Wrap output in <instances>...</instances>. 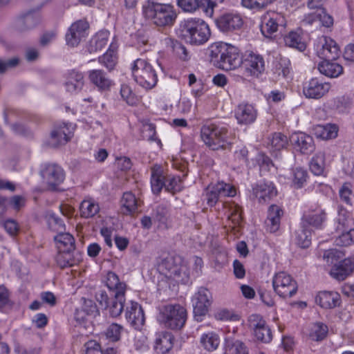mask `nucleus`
<instances>
[{
    "label": "nucleus",
    "instance_id": "nucleus-50",
    "mask_svg": "<svg viewBox=\"0 0 354 354\" xmlns=\"http://www.w3.org/2000/svg\"><path fill=\"white\" fill-rule=\"evenodd\" d=\"M116 55L114 50L110 48L102 56L99 57V62L106 67L109 71L113 69L116 64Z\"/></svg>",
    "mask_w": 354,
    "mask_h": 354
},
{
    "label": "nucleus",
    "instance_id": "nucleus-44",
    "mask_svg": "<svg viewBox=\"0 0 354 354\" xmlns=\"http://www.w3.org/2000/svg\"><path fill=\"white\" fill-rule=\"evenodd\" d=\"M151 216L154 222L166 224L169 216L168 207L162 204L158 205L153 209Z\"/></svg>",
    "mask_w": 354,
    "mask_h": 354
},
{
    "label": "nucleus",
    "instance_id": "nucleus-13",
    "mask_svg": "<svg viewBox=\"0 0 354 354\" xmlns=\"http://www.w3.org/2000/svg\"><path fill=\"white\" fill-rule=\"evenodd\" d=\"M89 28L87 21L78 20L71 24L66 34V41L68 46H77L82 39L86 36V31Z\"/></svg>",
    "mask_w": 354,
    "mask_h": 354
},
{
    "label": "nucleus",
    "instance_id": "nucleus-39",
    "mask_svg": "<svg viewBox=\"0 0 354 354\" xmlns=\"http://www.w3.org/2000/svg\"><path fill=\"white\" fill-rule=\"evenodd\" d=\"M328 326L322 323H316L311 327L308 337L315 342L322 341L328 334Z\"/></svg>",
    "mask_w": 354,
    "mask_h": 354
},
{
    "label": "nucleus",
    "instance_id": "nucleus-28",
    "mask_svg": "<svg viewBox=\"0 0 354 354\" xmlns=\"http://www.w3.org/2000/svg\"><path fill=\"white\" fill-rule=\"evenodd\" d=\"M291 141L296 145L300 152L304 154L310 153L315 149L313 138L304 133L293 135L291 137Z\"/></svg>",
    "mask_w": 354,
    "mask_h": 354
},
{
    "label": "nucleus",
    "instance_id": "nucleus-8",
    "mask_svg": "<svg viewBox=\"0 0 354 354\" xmlns=\"http://www.w3.org/2000/svg\"><path fill=\"white\" fill-rule=\"evenodd\" d=\"M272 286L275 292L281 297H292L297 291L296 281L288 274L280 272L274 275Z\"/></svg>",
    "mask_w": 354,
    "mask_h": 354
},
{
    "label": "nucleus",
    "instance_id": "nucleus-64",
    "mask_svg": "<svg viewBox=\"0 0 354 354\" xmlns=\"http://www.w3.org/2000/svg\"><path fill=\"white\" fill-rule=\"evenodd\" d=\"M174 50L179 58L183 61L189 59V53L185 46L180 43H176L174 46Z\"/></svg>",
    "mask_w": 354,
    "mask_h": 354
},
{
    "label": "nucleus",
    "instance_id": "nucleus-11",
    "mask_svg": "<svg viewBox=\"0 0 354 354\" xmlns=\"http://www.w3.org/2000/svg\"><path fill=\"white\" fill-rule=\"evenodd\" d=\"M74 128L71 124L64 122L55 124L50 132L48 145L57 147L66 145L73 136Z\"/></svg>",
    "mask_w": 354,
    "mask_h": 354
},
{
    "label": "nucleus",
    "instance_id": "nucleus-49",
    "mask_svg": "<svg viewBox=\"0 0 354 354\" xmlns=\"http://www.w3.org/2000/svg\"><path fill=\"white\" fill-rule=\"evenodd\" d=\"M308 177V172L306 169L297 167L293 170V180L292 183L295 188H301L304 183L306 182Z\"/></svg>",
    "mask_w": 354,
    "mask_h": 354
},
{
    "label": "nucleus",
    "instance_id": "nucleus-12",
    "mask_svg": "<svg viewBox=\"0 0 354 354\" xmlns=\"http://www.w3.org/2000/svg\"><path fill=\"white\" fill-rule=\"evenodd\" d=\"M40 174L50 189L57 190V187L64 182L65 174L62 168L56 164L43 166Z\"/></svg>",
    "mask_w": 354,
    "mask_h": 354
},
{
    "label": "nucleus",
    "instance_id": "nucleus-42",
    "mask_svg": "<svg viewBox=\"0 0 354 354\" xmlns=\"http://www.w3.org/2000/svg\"><path fill=\"white\" fill-rule=\"evenodd\" d=\"M219 342L218 336L214 333L203 334L201 338V343L209 351L216 350L219 345Z\"/></svg>",
    "mask_w": 354,
    "mask_h": 354
},
{
    "label": "nucleus",
    "instance_id": "nucleus-16",
    "mask_svg": "<svg viewBox=\"0 0 354 354\" xmlns=\"http://www.w3.org/2000/svg\"><path fill=\"white\" fill-rule=\"evenodd\" d=\"M215 22L218 28L224 32L239 29L243 24L241 17L233 13L223 14L218 17Z\"/></svg>",
    "mask_w": 354,
    "mask_h": 354
},
{
    "label": "nucleus",
    "instance_id": "nucleus-37",
    "mask_svg": "<svg viewBox=\"0 0 354 354\" xmlns=\"http://www.w3.org/2000/svg\"><path fill=\"white\" fill-rule=\"evenodd\" d=\"M284 42L286 46L295 48L299 51H304L306 47L305 42L302 41L301 35L295 31H291L284 37Z\"/></svg>",
    "mask_w": 354,
    "mask_h": 354
},
{
    "label": "nucleus",
    "instance_id": "nucleus-5",
    "mask_svg": "<svg viewBox=\"0 0 354 354\" xmlns=\"http://www.w3.org/2000/svg\"><path fill=\"white\" fill-rule=\"evenodd\" d=\"M146 18L153 20L159 26H170L176 18L173 7L167 4H161L148 1L142 8Z\"/></svg>",
    "mask_w": 354,
    "mask_h": 354
},
{
    "label": "nucleus",
    "instance_id": "nucleus-41",
    "mask_svg": "<svg viewBox=\"0 0 354 354\" xmlns=\"http://www.w3.org/2000/svg\"><path fill=\"white\" fill-rule=\"evenodd\" d=\"M351 103V100L348 97L339 96L331 100L329 105L331 109L339 113H344L350 107Z\"/></svg>",
    "mask_w": 354,
    "mask_h": 354
},
{
    "label": "nucleus",
    "instance_id": "nucleus-43",
    "mask_svg": "<svg viewBox=\"0 0 354 354\" xmlns=\"http://www.w3.org/2000/svg\"><path fill=\"white\" fill-rule=\"evenodd\" d=\"M268 145L270 149L277 151L283 149L288 144V138L281 133H273L272 138H269Z\"/></svg>",
    "mask_w": 354,
    "mask_h": 354
},
{
    "label": "nucleus",
    "instance_id": "nucleus-57",
    "mask_svg": "<svg viewBox=\"0 0 354 354\" xmlns=\"http://www.w3.org/2000/svg\"><path fill=\"white\" fill-rule=\"evenodd\" d=\"M224 1L225 0H201L202 10L207 15L212 16L214 12V9Z\"/></svg>",
    "mask_w": 354,
    "mask_h": 354
},
{
    "label": "nucleus",
    "instance_id": "nucleus-58",
    "mask_svg": "<svg viewBox=\"0 0 354 354\" xmlns=\"http://www.w3.org/2000/svg\"><path fill=\"white\" fill-rule=\"evenodd\" d=\"M259 333L257 331L253 332L257 340L263 343H269L272 339V334L268 326H266V330H259Z\"/></svg>",
    "mask_w": 354,
    "mask_h": 354
},
{
    "label": "nucleus",
    "instance_id": "nucleus-34",
    "mask_svg": "<svg viewBox=\"0 0 354 354\" xmlns=\"http://www.w3.org/2000/svg\"><path fill=\"white\" fill-rule=\"evenodd\" d=\"M324 41L321 52L324 59H336L339 55V48L337 43L331 38L326 37H324Z\"/></svg>",
    "mask_w": 354,
    "mask_h": 354
},
{
    "label": "nucleus",
    "instance_id": "nucleus-29",
    "mask_svg": "<svg viewBox=\"0 0 354 354\" xmlns=\"http://www.w3.org/2000/svg\"><path fill=\"white\" fill-rule=\"evenodd\" d=\"M326 216L325 211L319 209L305 214L302 217L301 223L305 226L311 225L315 228H320L322 223L326 220Z\"/></svg>",
    "mask_w": 354,
    "mask_h": 354
},
{
    "label": "nucleus",
    "instance_id": "nucleus-56",
    "mask_svg": "<svg viewBox=\"0 0 354 354\" xmlns=\"http://www.w3.org/2000/svg\"><path fill=\"white\" fill-rule=\"evenodd\" d=\"M83 301L82 310L87 315L90 316L95 317L99 314V311L95 303L91 299H86L82 298Z\"/></svg>",
    "mask_w": 354,
    "mask_h": 354
},
{
    "label": "nucleus",
    "instance_id": "nucleus-40",
    "mask_svg": "<svg viewBox=\"0 0 354 354\" xmlns=\"http://www.w3.org/2000/svg\"><path fill=\"white\" fill-rule=\"evenodd\" d=\"M80 210L81 216L87 218L94 216L100 211V207L94 201L84 200L80 204Z\"/></svg>",
    "mask_w": 354,
    "mask_h": 354
},
{
    "label": "nucleus",
    "instance_id": "nucleus-54",
    "mask_svg": "<svg viewBox=\"0 0 354 354\" xmlns=\"http://www.w3.org/2000/svg\"><path fill=\"white\" fill-rule=\"evenodd\" d=\"M178 6L186 12H193L197 8L202 9L201 0H178Z\"/></svg>",
    "mask_w": 354,
    "mask_h": 354
},
{
    "label": "nucleus",
    "instance_id": "nucleus-21",
    "mask_svg": "<svg viewBox=\"0 0 354 354\" xmlns=\"http://www.w3.org/2000/svg\"><path fill=\"white\" fill-rule=\"evenodd\" d=\"M126 319L135 329H140L144 325V311L137 302L131 301L130 308H127Z\"/></svg>",
    "mask_w": 354,
    "mask_h": 354
},
{
    "label": "nucleus",
    "instance_id": "nucleus-55",
    "mask_svg": "<svg viewBox=\"0 0 354 354\" xmlns=\"http://www.w3.org/2000/svg\"><path fill=\"white\" fill-rule=\"evenodd\" d=\"M275 73L283 78H287L290 73V61L287 59H281L276 65Z\"/></svg>",
    "mask_w": 354,
    "mask_h": 354
},
{
    "label": "nucleus",
    "instance_id": "nucleus-62",
    "mask_svg": "<svg viewBox=\"0 0 354 354\" xmlns=\"http://www.w3.org/2000/svg\"><path fill=\"white\" fill-rule=\"evenodd\" d=\"M95 298L99 305L104 309L107 308L110 299L105 290H100L95 293Z\"/></svg>",
    "mask_w": 354,
    "mask_h": 354
},
{
    "label": "nucleus",
    "instance_id": "nucleus-32",
    "mask_svg": "<svg viewBox=\"0 0 354 354\" xmlns=\"http://www.w3.org/2000/svg\"><path fill=\"white\" fill-rule=\"evenodd\" d=\"M54 240L57 243L58 251L75 250V239L71 234L59 232L54 237Z\"/></svg>",
    "mask_w": 354,
    "mask_h": 354
},
{
    "label": "nucleus",
    "instance_id": "nucleus-33",
    "mask_svg": "<svg viewBox=\"0 0 354 354\" xmlns=\"http://www.w3.org/2000/svg\"><path fill=\"white\" fill-rule=\"evenodd\" d=\"M151 185L152 192L156 194H158L165 187V179L162 176V170L158 165H154L151 168Z\"/></svg>",
    "mask_w": 354,
    "mask_h": 354
},
{
    "label": "nucleus",
    "instance_id": "nucleus-31",
    "mask_svg": "<svg viewBox=\"0 0 354 354\" xmlns=\"http://www.w3.org/2000/svg\"><path fill=\"white\" fill-rule=\"evenodd\" d=\"M324 59L318 64L319 72L329 77H337L343 73V67L337 63Z\"/></svg>",
    "mask_w": 354,
    "mask_h": 354
},
{
    "label": "nucleus",
    "instance_id": "nucleus-61",
    "mask_svg": "<svg viewBox=\"0 0 354 354\" xmlns=\"http://www.w3.org/2000/svg\"><path fill=\"white\" fill-rule=\"evenodd\" d=\"M352 193L353 192L350 187V184L347 183H344L342 185L339 192V196L342 201L348 205H351V196Z\"/></svg>",
    "mask_w": 354,
    "mask_h": 354
},
{
    "label": "nucleus",
    "instance_id": "nucleus-27",
    "mask_svg": "<svg viewBox=\"0 0 354 354\" xmlns=\"http://www.w3.org/2000/svg\"><path fill=\"white\" fill-rule=\"evenodd\" d=\"M283 214L282 209L276 205L269 207L268 216L265 221L266 229L271 233L276 232L280 226V220Z\"/></svg>",
    "mask_w": 354,
    "mask_h": 354
},
{
    "label": "nucleus",
    "instance_id": "nucleus-25",
    "mask_svg": "<svg viewBox=\"0 0 354 354\" xmlns=\"http://www.w3.org/2000/svg\"><path fill=\"white\" fill-rule=\"evenodd\" d=\"M316 303L326 309L333 308L340 304V295L337 292L322 291L315 298Z\"/></svg>",
    "mask_w": 354,
    "mask_h": 354
},
{
    "label": "nucleus",
    "instance_id": "nucleus-18",
    "mask_svg": "<svg viewBox=\"0 0 354 354\" xmlns=\"http://www.w3.org/2000/svg\"><path fill=\"white\" fill-rule=\"evenodd\" d=\"M41 21V16L38 10L32 9L21 15L17 20L16 27L20 32L26 31L35 28Z\"/></svg>",
    "mask_w": 354,
    "mask_h": 354
},
{
    "label": "nucleus",
    "instance_id": "nucleus-36",
    "mask_svg": "<svg viewBox=\"0 0 354 354\" xmlns=\"http://www.w3.org/2000/svg\"><path fill=\"white\" fill-rule=\"evenodd\" d=\"M314 131L315 136L323 140L335 138L337 136V127L335 124H318Z\"/></svg>",
    "mask_w": 354,
    "mask_h": 354
},
{
    "label": "nucleus",
    "instance_id": "nucleus-59",
    "mask_svg": "<svg viewBox=\"0 0 354 354\" xmlns=\"http://www.w3.org/2000/svg\"><path fill=\"white\" fill-rule=\"evenodd\" d=\"M344 256V253L337 249H330L326 250L324 253L323 258L328 263H333L334 261H337Z\"/></svg>",
    "mask_w": 354,
    "mask_h": 354
},
{
    "label": "nucleus",
    "instance_id": "nucleus-45",
    "mask_svg": "<svg viewBox=\"0 0 354 354\" xmlns=\"http://www.w3.org/2000/svg\"><path fill=\"white\" fill-rule=\"evenodd\" d=\"M337 246L346 247L354 243V228L340 232L335 240Z\"/></svg>",
    "mask_w": 354,
    "mask_h": 354
},
{
    "label": "nucleus",
    "instance_id": "nucleus-19",
    "mask_svg": "<svg viewBox=\"0 0 354 354\" xmlns=\"http://www.w3.org/2000/svg\"><path fill=\"white\" fill-rule=\"evenodd\" d=\"M257 111L250 104H241L235 109V118L240 124H250L257 118Z\"/></svg>",
    "mask_w": 354,
    "mask_h": 354
},
{
    "label": "nucleus",
    "instance_id": "nucleus-26",
    "mask_svg": "<svg viewBox=\"0 0 354 354\" xmlns=\"http://www.w3.org/2000/svg\"><path fill=\"white\" fill-rule=\"evenodd\" d=\"M173 335L167 331L157 333L156 335L154 349L158 354H165L170 351L174 344Z\"/></svg>",
    "mask_w": 354,
    "mask_h": 354
},
{
    "label": "nucleus",
    "instance_id": "nucleus-52",
    "mask_svg": "<svg viewBox=\"0 0 354 354\" xmlns=\"http://www.w3.org/2000/svg\"><path fill=\"white\" fill-rule=\"evenodd\" d=\"M47 222L49 228L53 231L62 232V230H65V225L63 220L54 213H49L48 214Z\"/></svg>",
    "mask_w": 354,
    "mask_h": 354
},
{
    "label": "nucleus",
    "instance_id": "nucleus-9",
    "mask_svg": "<svg viewBox=\"0 0 354 354\" xmlns=\"http://www.w3.org/2000/svg\"><path fill=\"white\" fill-rule=\"evenodd\" d=\"M192 302L194 319L197 322H201L212 305V293L207 288L201 287L193 296Z\"/></svg>",
    "mask_w": 354,
    "mask_h": 354
},
{
    "label": "nucleus",
    "instance_id": "nucleus-47",
    "mask_svg": "<svg viewBox=\"0 0 354 354\" xmlns=\"http://www.w3.org/2000/svg\"><path fill=\"white\" fill-rule=\"evenodd\" d=\"M122 330L123 327L121 325L113 323L107 327L104 335L109 341L115 342L120 339Z\"/></svg>",
    "mask_w": 354,
    "mask_h": 354
},
{
    "label": "nucleus",
    "instance_id": "nucleus-48",
    "mask_svg": "<svg viewBox=\"0 0 354 354\" xmlns=\"http://www.w3.org/2000/svg\"><path fill=\"white\" fill-rule=\"evenodd\" d=\"M249 327L259 333V330H266V326H268L266 322L262 316L258 314H252L248 318Z\"/></svg>",
    "mask_w": 354,
    "mask_h": 354
},
{
    "label": "nucleus",
    "instance_id": "nucleus-23",
    "mask_svg": "<svg viewBox=\"0 0 354 354\" xmlns=\"http://www.w3.org/2000/svg\"><path fill=\"white\" fill-rule=\"evenodd\" d=\"M252 195L259 203L266 202L277 195V190L271 182L261 183L252 188Z\"/></svg>",
    "mask_w": 354,
    "mask_h": 354
},
{
    "label": "nucleus",
    "instance_id": "nucleus-2",
    "mask_svg": "<svg viewBox=\"0 0 354 354\" xmlns=\"http://www.w3.org/2000/svg\"><path fill=\"white\" fill-rule=\"evenodd\" d=\"M211 35L207 24L198 18H189L181 22L179 28V37L194 46L206 43Z\"/></svg>",
    "mask_w": 354,
    "mask_h": 354
},
{
    "label": "nucleus",
    "instance_id": "nucleus-15",
    "mask_svg": "<svg viewBox=\"0 0 354 354\" xmlns=\"http://www.w3.org/2000/svg\"><path fill=\"white\" fill-rule=\"evenodd\" d=\"M330 88V84L328 82H322L317 78H312L304 87V94L308 98L320 99Z\"/></svg>",
    "mask_w": 354,
    "mask_h": 354
},
{
    "label": "nucleus",
    "instance_id": "nucleus-24",
    "mask_svg": "<svg viewBox=\"0 0 354 354\" xmlns=\"http://www.w3.org/2000/svg\"><path fill=\"white\" fill-rule=\"evenodd\" d=\"M82 254L74 251H59L56 256V261L61 268L73 267L82 261Z\"/></svg>",
    "mask_w": 354,
    "mask_h": 354
},
{
    "label": "nucleus",
    "instance_id": "nucleus-4",
    "mask_svg": "<svg viewBox=\"0 0 354 354\" xmlns=\"http://www.w3.org/2000/svg\"><path fill=\"white\" fill-rule=\"evenodd\" d=\"M201 137L204 143L212 150L230 149L228 130L215 124H205L201 129Z\"/></svg>",
    "mask_w": 354,
    "mask_h": 354
},
{
    "label": "nucleus",
    "instance_id": "nucleus-60",
    "mask_svg": "<svg viewBox=\"0 0 354 354\" xmlns=\"http://www.w3.org/2000/svg\"><path fill=\"white\" fill-rule=\"evenodd\" d=\"M350 223L351 221L345 216H339L335 222L336 232L339 234L340 232L351 229Z\"/></svg>",
    "mask_w": 354,
    "mask_h": 354
},
{
    "label": "nucleus",
    "instance_id": "nucleus-53",
    "mask_svg": "<svg viewBox=\"0 0 354 354\" xmlns=\"http://www.w3.org/2000/svg\"><path fill=\"white\" fill-rule=\"evenodd\" d=\"M277 29L278 23L273 18H269L261 26V31L266 37H270L274 32H277Z\"/></svg>",
    "mask_w": 354,
    "mask_h": 354
},
{
    "label": "nucleus",
    "instance_id": "nucleus-35",
    "mask_svg": "<svg viewBox=\"0 0 354 354\" xmlns=\"http://www.w3.org/2000/svg\"><path fill=\"white\" fill-rule=\"evenodd\" d=\"M295 243L302 248H308L311 243V230L301 223V226L295 231Z\"/></svg>",
    "mask_w": 354,
    "mask_h": 354
},
{
    "label": "nucleus",
    "instance_id": "nucleus-3",
    "mask_svg": "<svg viewBox=\"0 0 354 354\" xmlns=\"http://www.w3.org/2000/svg\"><path fill=\"white\" fill-rule=\"evenodd\" d=\"M106 284L109 289L113 291V296L107 308L105 309L109 310L111 317H117L124 310L127 286L125 283L120 281L118 276L112 271L106 274Z\"/></svg>",
    "mask_w": 354,
    "mask_h": 354
},
{
    "label": "nucleus",
    "instance_id": "nucleus-22",
    "mask_svg": "<svg viewBox=\"0 0 354 354\" xmlns=\"http://www.w3.org/2000/svg\"><path fill=\"white\" fill-rule=\"evenodd\" d=\"M84 84V75L80 71L71 70L66 74L64 86L66 90L71 93L80 91Z\"/></svg>",
    "mask_w": 354,
    "mask_h": 354
},
{
    "label": "nucleus",
    "instance_id": "nucleus-6",
    "mask_svg": "<svg viewBox=\"0 0 354 354\" xmlns=\"http://www.w3.org/2000/svg\"><path fill=\"white\" fill-rule=\"evenodd\" d=\"M187 319V310L177 304L162 306L158 316V320L171 330H180L185 326Z\"/></svg>",
    "mask_w": 354,
    "mask_h": 354
},
{
    "label": "nucleus",
    "instance_id": "nucleus-17",
    "mask_svg": "<svg viewBox=\"0 0 354 354\" xmlns=\"http://www.w3.org/2000/svg\"><path fill=\"white\" fill-rule=\"evenodd\" d=\"M354 271V261L351 258L335 263L330 271L331 277L337 281H344Z\"/></svg>",
    "mask_w": 354,
    "mask_h": 354
},
{
    "label": "nucleus",
    "instance_id": "nucleus-38",
    "mask_svg": "<svg viewBox=\"0 0 354 354\" xmlns=\"http://www.w3.org/2000/svg\"><path fill=\"white\" fill-rule=\"evenodd\" d=\"M325 168V155L322 152H319L313 157L310 162V169L316 176H320L324 174Z\"/></svg>",
    "mask_w": 354,
    "mask_h": 354
},
{
    "label": "nucleus",
    "instance_id": "nucleus-51",
    "mask_svg": "<svg viewBox=\"0 0 354 354\" xmlns=\"http://www.w3.org/2000/svg\"><path fill=\"white\" fill-rule=\"evenodd\" d=\"M165 188L167 191L175 194L183 189L182 180L179 176L170 177L165 179Z\"/></svg>",
    "mask_w": 354,
    "mask_h": 354
},
{
    "label": "nucleus",
    "instance_id": "nucleus-20",
    "mask_svg": "<svg viewBox=\"0 0 354 354\" xmlns=\"http://www.w3.org/2000/svg\"><path fill=\"white\" fill-rule=\"evenodd\" d=\"M88 77L91 84L100 91H108L113 84V81L106 73L101 69H93L88 72Z\"/></svg>",
    "mask_w": 354,
    "mask_h": 354
},
{
    "label": "nucleus",
    "instance_id": "nucleus-46",
    "mask_svg": "<svg viewBox=\"0 0 354 354\" xmlns=\"http://www.w3.org/2000/svg\"><path fill=\"white\" fill-rule=\"evenodd\" d=\"M161 266L168 270L170 277L176 278V280H180V274L182 272V268H179L177 265L174 263L173 257H167L163 260Z\"/></svg>",
    "mask_w": 354,
    "mask_h": 354
},
{
    "label": "nucleus",
    "instance_id": "nucleus-10",
    "mask_svg": "<svg viewBox=\"0 0 354 354\" xmlns=\"http://www.w3.org/2000/svg\"><path fill=\"white\" fill-rule=\"evenodd\" d=\"M235 194L236 190L232 186L221 182L212 186H208L205 189L203 197L207 205L209 207H213L221 197L234 196Z\"/></svg>",
    "mask_w": 354,
    "mask_h": 354
},
{
    "label": "nucleus",
    "instance_id": "nucleus-14",
    "mask_svg": "<svg viewBox=\"0 0 354 354\" xmlns=\"http://www.w3.org/2000/svg\"><path fill=\"white\" fill-rule=\"evenodd\" d=\"M241 70H244L248 76L258 77L264 71V60L259 55L250 53L242 61Z\"/></svg>",
    "mask_w": 354,
    "mask_h": 354
},
{
    "label": "nucleus",
    "instance_id": "nucleus-63",
    "mask_svg": "<svg viewBox=\"0 0 354 354\" xmlns=\"http://www.w3.org/2000/svg\"><path fill=\"white\" fill-rule=\"evenodd\" d=\"M316 17L319 18L322 24L325 27L329 28L333 24V17L324 10H319V12L316 15Z\"/></svg>",
    "mask_w": 354,
    "mask_h": 354
},
{
    "label": "nucleus",
    "instance_id": "nucleus-30",
    "mask_svg": "<svg viewBox=\"0 0 354 354\" xmlns=\"http://www.w3.org/2000/svg\"><path fill=\"white\" fill-rule=\"evenodd\" d=\"M120 203V212L124 215H132L138 209V201L131 192L124 193Z\"/></svg>",
    "mask_w": 354,
    "mask_h": 354
},
{
    "label": "nucleus",
    "instance_id": "nucleus-7",
    "mask_svg": "<svg viewBox=\"0 0 354 354\" xmlns=\"http://www.w3.org/2000/svg\"><path fill=\"white\" fill-rule=\"evenodd\" d=\"M135 81L141 86L151 89L158 82V77L154 68L146 59L138 58L134 61L131 68Z\"/></svg>",
    "mask_w": 354,
    "mask_h": 354
},
{
    "label": "nucleus",
    "instance_id": "nucleus-1",
    "mask_svg": "<svg viewBox=\"0 0 354 354\" xmlns=\"http://www.w3.org/2000/svg\"><path fill=\"white\" fill-rule=\"evenodd\" d=\"M209 57L216 62L219 68L234 70L242 64V56L237 47L223 42L212 44L209 48Z\"/></svg>",
    "mask_w": 354,
    "mask_h": 354
}]
</instances>
